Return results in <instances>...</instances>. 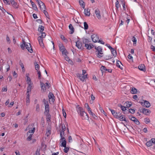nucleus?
I'll list each match as a JSON object with an SVG mask.
<instances>
[{
	"label": "nucleus",
	"mask_w": 155,
	"mask_h": 155,
	"mask_svg": "<svg viewBox=\"0 0 155 155\" xmlns=\"http://www.w3.org/2000/svg\"><path fill=\"white\" fill-rule=\"evenodd\" d=\"M84 28L85 30H87L88 28V25L86 22H84Z\"/></svg>",
	"instance_id": "40"
},
{
	"label": "nucleus",
	"mask_w": 155,
	"mask_h": 155,
	"mask_svg": "<svg viewBox=\"0 0 155 155\" xmlns=\"http://www.w3.org/2000/svg\"><path fill=\"white\" fill-rule=\"evenodd\" d=\"M79 105L77 106V109L78 114H79L84 111L82 107H79Z\"/></svg>",
	"instance_id": "15"
},
{
	"label": "nucleus",
	"mask_w": 155,
	"mask_h": 155,
	"mask_svg": "<svg viewBox=\"0 0 155 155\" xmlns=\"http://www.w3.org/2000/svg\"><path fill=\"white\" fill-rule=\"evenodd\" d=\"M59 48L61 51L65 49V47L62 45H60L59 46Z\"/></svg>",
	"instance_id": "42"
},
{
	"label": "nucleus",
	"mask_w": 155,
	"mask_h": 155,
	"mask_svg": "<svg viewBox=\"0 0 155 155\" xmlns=\"http://www.w3.org/2000/svg\"><path fill=\"white\" fill-rule=\"evenodd\" d=\"M141 104L143 106L146 107H149L150 106V103L147 101H144V102H141Z\"/></svg>",
	"instance_id": "10"
},
{
	"label": "nucleus",
	"mask_w": 155,
	"mask_h": 155,
	"mask_svg": "<svg viewBox=\"0 0 155 155\" xmlns=\"http://www.w3.org/2000/svg\"><path fill=\"white\" fill-rule=\"evenodd\" d=\"M30 101V99L29 98H26V105L28 106L29 104Z\"/></svg>",
	"instance_id": "53"
},
{
	"label": "nucleus",
	"mask_w": 155,
	"mask_h": 155,
	"mask_svg": "<svg viewBox=\"0 0 155 155\" xmlns=\"http://www.w3.org/2000/svg\"><path fill=\"white\" fill-rule=\"evenodd\" d=\"M80 116L81 117V118L83 120H87L88 119V117L87 113L83 111L81 114H79Z\"/></svg>",
	"instance_id": "6"
},
{
	"label": "nucleus",
	"mask_w": 155,
	"mask_h": 155,
	"mask_svg": "<svg viewBox=\"0 0 155 155\" xmlns=\"http://www.w3.org/2000/svg\"><path fill=\"white\" fill-rule=\"evenodd\" d=\"M115 6L116 7V10H118L120 6V5L119 4V2L117 0L115 3Z\"/></svg>",
	"instance_id": "29"
},
{
	"label": "nucleus",
	"mask_w": 155,
	"mask_h": 155,
	"mask_svg": "<svg viewBox=\"0 0 155 155\" xmlns=\"http://www.w3.org/2000/svg\"><path fill=\"white\" fill-rule=\"evenodd\" d=\"M88 112H89V114H91L92 116V117H94L95 116V115L92 112L91 110H90Z\"/></svg>",
	"instance_id": "61"
},
{
	"label": "nucleus",
	"mask_w": 155,
	"mask_h": 155,
	"mask_svg": "<svg viewBox=\"0 0 155 155\" xmlns=\"http://www.w3.org/2000/svg\"><path fill=\"white\" fill-rule=\"evenodd\" d=\"M131 39L132 41L133 42L134 45H136L137 41L136 38L134 36H133Z\"/></svg>",
	"instance_id": "28"
},
{
	"label": "nucleus",
	"mask_w": 155,
	"mask_h": 155,
	"mask_svg": "<svg viewBox=\"0 0 155 155\" xmlns=\"http://www.w3.org/2000/svg\"><path fill=\"white\" fill-rule=\"evenodd\" d=\"M91 37L92 41L94 42H96L98 41L99 37L96 34H94L92 35Z\"/></svg>",
	"instance_id": "7"
},
{
	"label": "nucleus",
	"mask_w": 155,
	"mask_h": 155,
	"mask_svg": "<svg viewBox=\"0 0 155 155\" xmlns=\"http://www.w3.org/2000/svg\"><path fill=\"white\" fill-rule=\"evenodd\" d=\"M27 84L30 83H31V79H30V78L28 76H27Z\"/></svg>",
	"instance_id": "57"
},
{
	"label": "nucleus",
	"mask_w": 155,
	"mask_h": 155,
	"mask_svg": "<svg viewBox=\"0 0 155 155\" xmlns=\"http://www.w3.org/2000/svg\"><path fill=\"white\" fill-rule=\"evenodd\" d=\"M137 125H139L140 124V122L138 121L137 119L136 118L133 121Z\"/></svg>",
	"instance_id": "46"
},
{
	"label": "nucleus",
	"mask_w": 155,
	"mask_h": 155,
	"mask_svg": "<svg viewBox=\"0 0 155 155\" xmlns=\"http://www.w3.org/2000/svg\"><path fill=\"white\" fill-rule=\"evenodd\" d=\"M5 3L7 4L10 5V1L9 0H3Z\"/></svg>",
	"instance_id": "56"
},
{
	"label": "nucleus",
	"mask_w": 155,
	"mask_h": 155,
	"mask_svg": "<svg viewBox=\"0 0 155 155\" xmlns=\"http://www.w3.org/2000/svg\"><path fill=\"white\" fill-rule=\"evenodd\" d=\"M120 64H122L121 62L120 61H119L117 60V63H116L117 66L119 68H120L122 70V69H123V68L122 67H120Z\"/></svg>",
	"instance_id": "23"
},
{
	"label": "nucleus",
	"mask_w": 155,
	"mask_h": 155,
	"mask_svg": "<svg viewBox=\"0 0 155 155\" xmlns=\"http://www.w3.org/2000/svg\"><path fill=\"white\" fill-rule=\"evenodd\" d=\"M25 47L26 48L30 53H32L33 52V51L31 48V45L30 43H26Z\"/></svg>",
	"instance_id": "5"
},
{
	"label": "nucleus",
	"mask_w": 155,
	"mask_h": 155,
	"mask_svg": "<svg viewBox=\"0 0 155 155\" xmlns=\"http://www.w3.org/2000/svg\"><path fill=\"white\" fill-rule=\"evenodd\" d=\"M69 28L70 30H71V34H72L74 31V29L71 24H70L69 26Z\"/></svg>",
	"instance_id": "24"
},
{
	"label": "nucleus",
	"mask_w": 155,
	"mask_h": 155,
	"mask_svg": "<svg viewBox=\"0 0 155 155\" xmlns=\"http://www.w3.org/2000/svg\"><path fill=\"white\" fill-rule=\"evenodd\" d=\"M129 112L132 114H133L135 112V110L133 109H129Z\"/></svg>",
	"instance_id": "62"
},
{
	"label": "nucleus",
	"mask_w": 155,
	"mask_h": 155,
	"mask_svg": "<svg viewBox=\"0 0 155 155\" xmlns=\"http://www.w3.org/2000/svg\"><path fill=\"white\" fill-rule=\"evenodd\" d=\"M48 97L50 103H51V102L53 103L55 100L54 99V94L51 92L50 93L48 94Z\"/></svg>",
	"instance_id": "4"
},
{
	"label": "nucleus",
	"mask_w": 155,
	"mask_h": 155,
	"mask_svg": "<svg viewBox=\"0 0 155 155\" xmlns=\"http://www.w3.org/2000/svg\"><path fill=\"white\" fill-rule=\"evenodd\" d=\"M64 151L65 153H67L69 150V148L67 147H64Z\"/></svg>",
	"instance_id": "60"
},
{
	"label": "nucleus",
	"mask_w": 155,
	"mask_h": 155,
	"mask_svg": "<svg viewBox=\"0 0 155 155\" xmlns=\"http://www.w3.org/2000/svg\"><path fill=\"white\" fill-rule=\"evenodd\" d=\"M116 116H115L114 117L118 119V118L120 117V116L121 115V114L120 112H118V113H117V114H116Z\"/></svg>",
	"instance_id": "50"
},
{
	"label": "nucleus",
	"mask_w": 155,
	"mask_h": 155,
	"mask_svg": "<svg viewBox=\"0 0 155 155\" xmlns=\"http://www.w3.org/2000/svg\"><path fill=\"white\" fill-rule=\"evenodd\" d=\"M62 113H63V114L64 117L65 118H66V113L64 110V109L63 108L62 109Z\"/></svg>",
	"instance_id": "54"
},
{
	"label": "nucleus",
	"mask_w": 155,
	"mask_h": 155,
	"mask_svg": "<svg viewBox=\"0 0 155 155\" xmlns=\"http://www.w3.org/2000/svg\"><path fill=\"white\" fill-rule=\"evenodd\" d=\"M23 43L21 45V47L22 49H24L25 47L26 42L24 40H23Z\"/></svg>",
	"instance_id": "38"
},
{
	"label": "nucleus",
	"mask_w": 155,
	"mask_h": 155,
	"mask_svg": "<svg viewBox=\"0 0 155 155\" xmlns=\"http://www.w3.org/2000/svg\"><path fill=\"white\" fill-rule=\"evenodd\" d=\"M131 93L133 94H136L137 92V90L135 88L133 87L130 91Z\"/></svg>",
	"instance_id": "27"
},
{
	"label": "nucleus",
	"mask_w": 155,
	"mask_h": 155,
	"mask_svg": "<svg viewBox=\"0 0 155 155\" xmlns=\"http://www.w3.org/2000/svg\"><path fill=\"white\" fill-rule=\"evenodd\" d=\"M33 134H29V136L27 137V140L28 141H30L32 139V137Z\"/></svg>",
	"instance_id": "48"
},
{
	"label": "nucleus",
	"mask_w": 155,
	"mask_h": 155,
	"mask_svg": "<svg viewBox=\"0 0 155 155\" xmlns=\"http://www.w3.org/2000/svg\"><path fill=\"white\" fill-rule=\"evenodd\" d=\"M61 51L62 52V54H64V56H66V55H67L66 54L67 51L65 49L64 50H62Z\"/></svg>",
	"instance_id": "55"
},
{
	"label": "nucleus",
	"mask_w": 155,
	"mask_h": 155,
	"mask_svg": "<svg viewBox=\"0 0 155 155\" xmlns=\"http://www.w3.org/2000/svg\"><path fill=\"white\" fill-rule=\"evenodd\" d=\"M84 14L88 16H89L90 15V10L88 9H85L84 10Z\"/></svg>",
	"instance_id": "21"
},
{
	"label": "nucleus",
	"mask_w": 155,
	"mask_h": 155,
	"mask_svg": "<svg viewBox=\"0 0 155 155\" xmlns=\"http://www.w3.org/2000/svg\"><path fill=\"white\" fill-rule=\"evenodd\" d=\"M155 143V139L152 138L146 143V145L148 147H150L153 144Z\"/></svg>",
	"instance_id": "2"
},
{
	"label": "nucleus",
	"mask_w": 155,
	"mask_h": 155,
	"mask_svg": "<svg viewBox=\"0 0 155 155\" xmlns=\"http://www.w3.org/2000/svg\"><path fill=\"white\" fill-rule=\"evenodd\" d=\"M76 75L83 82H84L85 79L87 78V74L83 75L81 74L78 73Z\"/></svg>",
	"instance_id": "3"
},
{
	"label": "nucleus",
	"mask_w": 155,
	"mask_h": 155,
	"mask_svg": "<svg viewBox=\"0 0 155 155\" xmlns=\"http://www.w3.org/2000/svg\"><path fill=\"white\" fill-rule=\"evenodd\" d=\"M150 48L152 50L154 51H155V47L153 45H151L150 47Z\"/></svg>",
	"instance_id": "64"
},
{
	"label": "nucleus",
	"mask_w": 155,
	"mask_h": 155,
	"mask_svg": "<svg viewBox=\"0 0 155 155\" xmlns=\"http://www.w3.org/2000/svg\"><path fill=\"white\" fill-rule=\"evenodd\" d=\"M28 85L27 87V93H28L31 91V89L33 88V84L32 83H28Z\"/></svg>",
	"instance_id": "14"
},
{
	"label": "nucleus",
	"mask_w": 155,
	"mask_h": 155,
	"mask_svg": "<svg viewBox=\"0 0 155 155\" xmlns=\"http://www.w3.org/2000/svg\"><path fill=\"white\" fill-rule=\"evenodd\" d=\"M142 111L143 113L146 115H148L151 112L150 111L149 109L143 108L142 109Z\"/></svg>",
	"instance_id": "13"
},
{
	"label": "nucleus",
	"mask_w": 155,
	"mask_h": 155,
	"mask_svg": "<svg viewBox=\"0 0 155 155\" xmlns=\"http://www.w3.org/2000/svg\"><path fill=\"white\" fill-rule=\"evenodd\" d=\"M95 48L97 50V51L98 53L97 56L99 58L103 56L102 55L103 54L102 51V49L100 46H98L97 47H95Z\"/></svg>",
	"instance_id": "1"
},
{
	"label": "nucleus",
	"mask_w": 155,
	"mask_h": 155,
	"mask_svg": "<svg viewBox=\"0 0 155 155\" xmlns=\"http://www.w3.org/2000/svg\"><path fill=\"white\" fill-rule=\"evenodd\" d=\"M95 13L96 15V16L97 18L100 19L101 18V16L99 9L98 8L96 9L95 11Z\"/></svg>",
	"instance_id": "9"
},
{
	"label": "nucleus",
	"mask_w": 155,
	"mask_h": 155,
	"mask_svg": "<svg viewBox=\"0 0 155 155\" xmlns=\"http://www.w3.org/2000/svg\"><path fill=\"white\" fill-rule=\"evenodd\" d=\"M124 104L125 105H126V107L128 108L130 107L132 105L131 103L128 101L126 102Z\"/></svg>",
	"instance_id": "30"
},
{
	"label": "nucleus",
	"mask_w": 155,
	"mask_h": 155,
	"mask_svg": "<svg viewBox=\"0 0 155 155\" xmlns=\"http://www.w3.org/2000/svg\"><path fill=\"white\" fill-rule=\"evenodd\" d=\"M42 11H43V12L45 15L46 17H47V16L48 15V12L45 11V10H43Z\"/></svg>",
	"instance_id": "63"
},
{
	"label": "nucleus",
	"mask_w": 155,
	"mask_h": 155,
	"mask_svg": "<svg viewBox=\"0 0 155 155\" xmlns=\"http://www.w3.org/2000/svg\"><path fill=\"white\" fill-rule=\"evenodd\" d=\"M61 38L65 42H67V40L65 38V37L64 36L61 35Z\"/></svg>",
	"instance_id": "59"
},
{
	"label": "nucleus",
	"mask_w": 155,
	"mask_h": 155,
	"mask_svg": "<svg viewBox=\"0 0 155 155\" xmlns=\"http://www.w3.org/2000/svg\"><path fill=\"white\" fill-rule=\"evenodd\" d=\"M106 69V67L104 66H102L100 68V70L102 72L105 71Z\"/></svg>",
	"instance_id": "34"
},
{
	"label": "nucleus",
	"mask_w": 155,
	"mask_h": 155,
	"mask_svg": "<svg viewBox=\"0 0 155 155\" xmlns=\"http://www.w3.org/2000/svg\"><path fill=\"white\" fill-rule=\"evenodd\" d=\"M85 47L87 49L90 50L94 47V46L91 44H85Z\"/></svg>",
	"instance_id": "16"
},
{
	"label": "nucleus",
	"mask_w": 155,
	"mask_h": 155,
	"mask_svg": "<svg viewBox=\"0 0 155 155\" xmlns=\"http://www.w3.org/2000/svg\"><path fill=\"white\" fill-rule=\"evenodd\" d=\"M118 106L120 107L121 110L123 111H125L126 110V107L124 106H123L121 104L119 105Z\"/></svg>",
	"instance_id": "37"
},
{
	"label": "nucleus",
	"mask_w": 155,
	"mask_h": 155,
	"mask_svg": "<svg viewBox=\"0 0 155 155\" xmlns=\"http://www.w3.org/2000/svg\"><path fill=\"white\" fill-rule=\"evenodd\" d=\"M85 107L87 109L88 111L91 110V108H90L88 104H85Z\"/></svg>",
	"instance_id": "43"
},
{
	"label": "nucleus",
	"mask_w": 155,
	"mask_h": 155,
	"mask_svg": "<svg viewBox=\"0 0 155 155\" xmlns=\"http://www.w3.org/2000/svg\"><path fill=\"white\" fill-rule=\"evenodd\" d=\"M39 36H41V37L43 38L45 37L46 35V34L45 32H41L40 33V34H39Z\"/></svg>",
	"instance_id": "32"
},
{
	"label": "nucleus",
	"mask_w": 155,
	"mask_h": 155,
	"mask_svg": "<svg viewBox=\"0 0 155 155\" xmlns=\"http://www.w3.org/2000/svg\"><path fill=\"white\" fill-rule=\"evenodd\" d=\"M51 130H48L46 133V135L48 137L51 134Z\"/></svg>",
	"instance_id": "49"
},
{
	"label": "nucleus",
	"mask_w": 155,
	"mask_h": 155,
	"mask_svg": "<svg viewBox=\"0 0 155 155\" xmlns=\"http://www.w3.org/2000/svg\"><path fill=\"white\" fill-rule=\"evenodd\" d=\"M12 6L15 8H18V5L16 2L15 4L12 5Z\"/></svg>",
	"instance_id": "51"
},
{
	"label": "nucleus",
	"mask_w": 155,
	"mask_h": 155,
	"mask_svg": "<svg viewBox=\"0 0 155 155\" xmlns=\"http://www.w3.org/2000/svg\"><path fill=\"white\" fill-rule=\"evenodd\" d=\"M60 140L61 142V146L64 147H66V142L65 138L64 137H62Z\"/></svg>",
	"instance_id": "12"
},
{
	"label": "nucleus",
	"mask_w": 155,
	"mask_h": 155,
	"mask_svg": "<svg viewBox=\"0 0 155 155\" xmlns=\"http://www.w3.org/2000/svg\"><path fill=\"white\" fill-rule=\"evenodd\" d=\"M82 45V43L79 41L76 42V46L79 49H81Z\"/></svg>",
	"instance_id": "18"
},
{
	"label": "nucleus",
	"mask_w": 155,
	"mask_h": 155,
	"mask_svg": "<svg viewBox=\"0 0 155 155\" xmlns=\"http://www.w3.org/2000/svg\"><path fill=\"white\" fill-rule=\"evenodd\" d=\"M35 131V128H33V129L29 130L27 134L28 135V134L30 133V134H33L34 133V132Z\"/></svg>",
	"instance_id": "31"
},
{
	"label": "nucleus",
	"mask_w": 155,
	"mask_h": 155,
	"mask_svg": "<svg viewBox=\"0 0 155 155\" xmlns=\"http://www.w3.org/2000/svg\"><path fill=\"white\" fill-rule=\"evenodd\" d=\"M110 110V111L111 112L112 114L113 115V116L114 117L115 116H116V114H117V113L115 112V111L113 110H112L111 109H109Z\"/></svg>",
	"instance_id": "39"
},
{
	"label": "nucleus",
	"mask_w": 155,
	"mask_h": 155,
	"mask_svg": "<svg viewBox=\"0 0 155 155\" xmlns=\"http://www.w3.org/2000/svg\"><path fill=\"white\" fill-rule=\"evenodd\" d=\"M32 6L34 10H35V11H38V9L36 4H35V3L33 4Z\"/></svg>",
	"instance_id": "45"
},
{
	"label": "nucleus",
	"mask_w": 155,
	"mask_h": 155,
	"mask_svg": "<svg viewBox=\"0 0 155 155\" xmlns=\"http://www.w3.org/2000/svg\"><path fill=\"white\" fill-rule=\"evenodd\" d=\"M37 72H38V78L39 79L41 78V73L40 72L39 70L37 71Z\"/></svg>",
	"instance_id": "58"
},
{
	"label": "nucleus",
	"mask_w": 155,
	"mask_h": 155,
	"mask_svg": "<svg viewBox=\"0 0 155 155\" xmlns=\"http://www.w3.org/2000/svg\"><path fill=\"white\" fill-rule=\"evenodd\" d=\"M84 2L82 0L79 1V4L82 6V7L84 8L85 7V5L84 4Z\"/></svg>",
	"instance_id": "35"
},
{
	"label": "nucleus",
	"mask_w": 155,
	"mask_h": 155,
	"mask_svg": "<svg viewBox=\"0 0 155 155\" xmlns=\"http://www.w3.org/2000/svg\"><path fill=\"white\" fill-rule=\"evenodd\" d=\"M49 105L48 103V102L47 101V104L45 105V111L44 113L45 114H47L48 115H49Z\"/></svg>",
	"instance_id": "8"
},
{
	"label": "nucleus",
	"mask_w": 155,
	"mask_h": 155,
	"mask_svg": "<svg viewBox=\"0 0 155 155\" xmlns=\"http://www.w3.org/2000/svg\"><path fill=\"white\" fill-rule=\"evenodd\" d=\"M40 105L39 104H37L36 107V111L38 112L40 111Z\"/></svg>",
	"instance_id": "36"
},
{
	"label": "nucleus",
	"mask_w": 155,
	"mask_h": 155,
	"mask_svg": "<svg viewBox=\"0 0 155 155\" xmlns=\"http://www.w3.org/2000/svg\"><path fill=\"white\" fill-rule=\"evenodd\" d=\"M44 29V27L42 25H39L38 28V31L41 32L40 33L42 32Z\"/></svg>",
	"instance_id": "20"
},
{
	"label": "nucleus",
	"mask_w": 155,
	"mask_h": 155,
	"mask_svg": "<svg viewBox=\"0 0 155 155\" xmlns=\"http://www.w3.org/2000/svg\"><path fill=\"white\" fill-rule=\"evenodd\" d=\"M41 10L42 11L46 9L44 3L42 2H40V4L39 5Z\"/></svg>",
	"instance_id": "17"
},
{
	"label": "nucleus",
	"mask_w": 155,
	"mask_h": 155,
	"mask_svg": "<svg viewBox=\"0 0 155 155\" xmlns=\"http://www.w3.org/2000/svg\"><path fill=\"white\" fill-rule=\"evenodd\" d=\"M118 119L121 121H124L127 122L125 117H124V116L122 115H121L118 118Z\"/></svg>",
	"instance_id": "25"
},
{
	"label": "nucleus",
	"mask_w": 155,
	"mask_h": 155,
	"mask_svg": "<svg viewBox=\"0 0 155 155\" xmlns=\"http://www.w3.org/2000/svg\"><path fill=\"white\" fill-rule=\"evenodd\" d=\"M40 85L41 89L43 90V91H45L46 90V86L45 84L42 82L40 83Z\"/></svg>",
	"instance_id": "22"
},
{
	"label": "nucleus",
	"mask_w": 155,
	"mask_h": 155,
	"mask_svg": "<svg viewBox=\"0 0 155 155\" xmlns=\"http://www.w3.org/2000/svg\"><path fill=\"white\" fill-rule=\"evenodd\" d=\"M43 39L41 36H39L38 38V40L40 46L42 48L44 47V45L43 43Z\"/></svg>",
	"instance_id": "11"
},
{
	"label": "nucleus",
	"mask_w": 155,
	"mask_h": 155,
	"mask_svg": "<svg viewBox=\"0 0 155 155\" xmlns=\"http://www.w3.org/2000/svg\"><path fill=\"white\" fill-rule=\"evenodd\" d=\"M129 119L131 120L132 121L134 120L136 118L135 117L133 116L132 115L129 116Z\"/></svg>",
	"instance_id": "47"
},
{
	"label": "nucleus",
	"mask_w": 155,
	"mask_h": 155,
	"mask_svg": "<svg viewBox=\"0 0 155 155\" xmlns=\"http://www.w3.org/2000/svg\"><path fill=\"white\" fill-rule=\"evenodd\" d=\"M138 68L140 70L144 71L145 70V66L143 64H141L139 66Z\"/></svg>",
	"instance_id": "19"
},
{
	"label": "nucleus",
	"mask_w": 155,
	"mask_h": 155,
	"mask_svg": "<svg viewBox=\"0 0 155 155\" xmlns=\"http://www.w3.org/2000/svg\"><path fill=\"white\" fill-rule=\"evenodd\" d=\"M144 121L147 124L150 122V120L148 118H146L144 119Z\"/></svg>",
	"instance_id": "44"
},
{
	"label": "nucleus",
	"mask_w": 155,
	"mask_h": 155,
	"mask_svg": "<svg viewBox=\"0 0 155 155\" xmlns=\"http://www.w3.org/2000/svg\"><path fill=\"white\" fill-rule=\"evenodd\" d=\"M19 64L21 66V67L22 69H23L24 68V65L21 61H20L19 62Z\"/></svg>",
	"instance_id": "52"
},
{
	"label": "nucleus",
	"mask_w": 155,
	"mask_h": 155,
	"mask_svg": "<svg viewBox=\"0 0 155 155\" xmlns=\"http://www.w3.org/2000/svg\"><path fill=\"white\" fill-rule=\"evenodd\" d=\"M45 114L47 117V121H50L51 116V115H50V114H49V115H48L47 114Z\"/></svg>",
	"instance_id": "41"
},
{
	"label": "nucleus",
	"mask_w": 155,
	"mask_h": 155,
	"mask_svg": "<svg viewBox=\"0 0 155 155\" xmlns=\"http://www.w3.org/2000/svg\"><path fill=\"white\" fill-rule=\"evenodd\" d=\"M35 69L37 70V71L39 70V66L36 62L35 63Z\"/></svg>",
	"instance_id": "33"
},
{
	"label": "nucleus",
	"mask_w": 155,
	"mask_h": 155,
	"mask_svg": "<svg viewBox=\"0 0 155 155\" xmlns=\"http://www.w3.org/2000/svg\"><path fill=\"white\" fill-rule=\"evenodd\" d=\"M110 51L113 55L114 57H116L117 55V52L113 48L112 49H111Z\"/></svg>",
	"instance_id": "26"
}]
</instances>
